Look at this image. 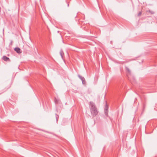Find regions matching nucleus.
<instances>
[{
	"mask_svg": "<svg viewBox=\"0 0 157 157\" xmlns=\"http://www.w3.org/2000/svg\"><path fill=\"white\" fill-rule=\"evenodd\" d=\"M89 107L92 115L94 117L97 115L98 111L94 103L90 101L89 102Z\"/></svg>",
	"mask_w": 157,
	"mask_h": 157,
	"instance_id": "f257e3e1",
	"label": "nucleus"
},
{
	"mask_svg": "<svg viewBox=\"0 0 157 157\" xmlns=\"http://www.w3.org/2000/svg\"><path fill=\"white\" fill-rule=\"evenodd\" d=\"M78 76L82 81V84H85L86 83V81L84 77L80 76L79 75H78Z\"/></svg>",
	"mask_w": 157,
	"mask_h": 157,
	"instance_id": "f03ea898",
	"label": "nucleus"
},
{
	"mask_svg": "<svg viewBox=\"0 0 157 157\" xmlns=\"http://www.w3.org/2000/svg\"><path fill=\"white\" fill-rule=\"evenodd\" d=\"M2 59L6 61H10V59L9 58L6 56H4L2 58Z\"/></svg>",
	"mask_w": 157,
	"mask_h": 157,
	"instance_id": "7ed1b4c3",
	"label": "nucleus"
},
{
	"mask_svg": "<svg viewBox=\"0 0 157 157\" xmlns=\"http://www.w3.org/2000/svg\"><path fill=\"white\" fill-rule=\"evenodd\" d=\"M105 114L106 116H107L108 113V107L107 105H106L105 107Z\"/></svg>",
	"mask_w": 157,
	"mask_h": 157,
	"instance_id": "20e7f679",
	"label": "nucleus"
},
{
	"mask_svg": "<svg viewBox=\"0 0 157 157\" xmlns=\"http://www.w3.org/2000/svg\"><path fill=\"white\" fill-rule=\"evenodd\" d=\"M55 102L56 104H58V103H60L61 102V101L59 100L58 99H57L56 98H55Z\"/></svg>",
	"mask_w": 157,
	"mask_h": 157,
	"instance_id": "39448f33",
	"label": "nucleus"
},
{
	"mask_svg": "<svg viewBox=\"0 0 157 157\" xmlns=\"http://www.w3.org/2000/svg\"><path fill=\"white\" fill-rule=\"evenodd\" d=\"M60 54L62 58H63V55H64V53L62 50H61L60 52Z\"/></svg>",
	"mask_w": 157,
	"mask_h": 157,
	"instance_id": "423d86ee",
	"label": "nucleus"
},
{
	"mask_svg": "<svg viewBox=\"0 0 157 157\" xmlns=\"http://www.w3.org/2000/svg\"><path fill=\"white\" fill-rule=\"evenodd\" d=\"M126 71L128 72L129 74H130L131 73V71L129 68L128 67H125Z\"/></svg>",
	"mask_w": 157,
	"mask_h": 157,
	"instance_id": "0eeeda50",
	"label": "nucleus"
},
{
	"mask_svg": "<svg viewBox=\"0 0 157 157\" xmlns=\"http://www.w3.org/2000/svg\"><path fill=\"white\" fill-rule=\"evenodd\" d=\"M18 53L20 54L22 52L21 50H14Z\"/></svg>",
	"mask_w": 157,
	"mask_h": 157,
	"instance_id": "6e6552de",
	"label": "nucleus"
},
{
	"mask_svg": "<svg viewBox=\"0 0 157 157\" xmlns=\"http://www.w3.org/2000/svg\"><path fill=\"white\" fill-rule=\"evenodd\" d=\"M13 41L12 40H11L9 44V46L11 48V46L13 45Z\"/></svg>",
	"mask_w": 157,
	"mask_h": 157,
	"instance_id": "1a4fd4ad",
	"label": "nucleus"
},
{
	"mask_svg": "<svg viewBox=\"0 0 157 157\" xmlns=\"http://www.w3.org/2000/svg\"><path fill=\"white\" fill-rule=\"evenodd\" d=\"M56 121L57 122L58 121V120L59 118V116L58 115H57L56 114Z\"/></svg>",
	"mask_w": 157,
	"mask_h": 157,
	"instance_id": "9d476101",
	"label": "nucleus"
},
{
	"mask_svg": "<svg viewBox=\"0 0 157 157\" xmlns=\"http://www.w3.org/2000/svg\"><path fill=\"white\" fill-rule=\"evenodd\" d=\"M141 14H142V12H140L138 13V16L139 17V16H140L141 15Z\"/></svg>",
	"mask_w": 157,
	"mask_h": 157,
	"instance_id": "9b49d317",
	"label": "nucleus"
},
{
	"mask_svg": "<svg viewBox=\"0 0 157 157\" xmlns=\"http://www.w3.org/2000/svg\"><path fill=\"white\" fill-rule=\"evenodd\" d=\"M14 49H20L18 47H16L14 48Z\"/></svg>",
	"mask_w": 157,
	"mask_h": 157,
	"instance_id": "f8f14e48",
	"label": "nucleus"
}]
</instances>
